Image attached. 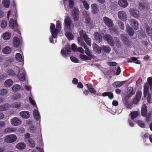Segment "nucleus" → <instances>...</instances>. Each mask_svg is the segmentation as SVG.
<instances>
[{
    "instance_id": "obj_1",
    "label": "nucleus",
    "mask_w": 152,
    "mask_h": 152,
    "mask_svg": "<svg viewBox=\"0 0 152 152\" xmlns=\"http://www.w3.org/2000/svg\"><path fill=\"white\" fill-rule=\"evenodd\" d=\"M16 135L11 134L6 136L4 138V141L7 143H11L15 142L17 140Z\"/></svg>"
},
{
    "instance_id": "obj_2",
    "label": "nucleus",
    "mask_w": 152,
    "mask_h": 152,
    "mask_svg": "<svg viewBox=\"0 0 152 152\" xmlns=\"http://www.w3.org/2000/svg\"><path fill=\"white\" fill-rule=\"evenodd\" d=\"M79 34L81 37H83V38L84 40L87 45L89 46H91V38L89 37L86 33H84L83 30L81 31L80 32Z\"/></svg>"
},
{
    "instance_id": "obj_3",
    "label": "nucleus",
    "mask_w": 152,
    "mask_h": 152,
    "mask_svg": "<svg viewBox=\"0 0 152 152\" xmlns=\"http://www.w3.org/2000/svg\"><path fill=\"white\" fill-rule=\"evenodd\" d=\"M103 20L105 25L109 28H111L114 26L112 20L108 17L104 16L103 17Z\"/></svg>"
},
{
    "instance_id": "obj_4",
    "label": "nucleus",
    "mask_w": 152,
    "mask_h": 152,
    "mask_svg": "<svg viewBox=\"0 0 152 152\" xmlns=\"http://www.w3.org/2000/svg\"><path fill=\"white\" fill-rule=\"evenodd\" d=\"M104 39L106 41L109 45L111 46L115 45V42L113 37L109 34H106L104 37Z\"/></svg>"
},
{
    "instance_id": "obj_5",
    "label": "nucleus",
    "mask_w": 152,
    "mask_h": 152,
    "mask_svg": "<svg viewBox=\"0 0 152 152\" xmlns=\"http://www.w3.org/2000/svg\"><path fill=\"white\" fill-rule=\"evenodd\" d=\"M118 15L119 18L121 20L125 21L126 20V14L124 11H119L118 12Z\"/></svg>"
},
{
    "instance_id": "obj_6",
    "label": "nucleus",
    "mask_w": 152,
    "mask_h": 152,
    "mask_svg": "<svg viewBox=\"0 0 152 152\" xmlns=\"http://www.w3.org/2000/svg\"><path fill=\"white\" fill-rule=\"evenodd\" d=\"M129 22L130 25L135 30L138 29L139 24L136 20L134 19H132L130 20Z\"/></svg>"
},
{
    "instance_id": "obj_7",
    "label": "nucleus",
    "mask_w": 152,
    "mask_h": 152,
    "mask_svg": "<svg viewBox=\"0 0 152 152\" xmlns=\"http://www.w3.org/2000/svg\"><path fill=\"white\" fill-rule=\"evenodd\" d=\"M129 12L131 15L134 18H139V12L136 9L131 8L129 10Z\"/></svg>"
},
{
    "instance_id": "obj_8",
    "label": "nucleus",
    "mask_w": 152,
    "mask_h": 152,
    "mask_svg": "<svg viewBox=\"0 0 152 152\" xmlns=\"http://www.w3.org/2000/svg\"><path fill=\"white\" fill-rule=\"evenodd\" d=\"M136 90L134 89L133 87L130 86L128 87L127 89L126 93L129 97H131L134 95L135 93Z\"/></svg>"
},
{
    "instance_id": "obj_9",
    "label": "nucleus",
    "mask_w": 152,
    "mask_h": 152,
    "mask_svg": "<svg viewBox=\"0 0 152 152\" xmlns=\"http://www.w3.org/2000/svg\"><path fill=\"white\" fill-rule=\"evenodd\" d=\"M21 123V120L17 117L13 118L11 121V124L14 126H18L20 125Z\"/></svg>"
},
{
    "instance_id": "obj_10",
    "label": "nucleus",
    "mask_w": 152,
    "mask_h": 152,
    "mask_svg": "<svg viewBox=\"0 0 152 152\" xmlns=\"http://www.w3.org/2000/svg\"><path fill=\"white\" fill-rule=\"evenodd\" d=\"M85 22L87 25L90 28L94 27L93 22L91 20V18L88 16H87L85 18Z\"/></svg>"
},
{
    "instance_id": "obj_11",
    "label": "nucleus",
    "mask_w": 152,
    "mask_h": 152,
    "mask_svg": "<svg viewBox=\"0 0 152 152\" xmlns=\"http://www.w3.org/2000/svg\"><path fill=\"white\" fill-rule=\"evenodd\" d=\"M50 24V29L52 37H54V38H56L57 37V34H56V31H55L56 28L55 25L53 23H51Z\"/></svg>"
},
{
    "instance_id": "obj_12",
    "label": "nucleus",
    "mask_w": 152,
    "mask_h": 152,
    "mask_svg": "<svg viewBox=\"0 0 152 152\" xmlns=\"http://www.w3.org/2000/svg\"><path fill=\"white\" fill-rule=\"evenodd\" d=\"M91 11L94 14H96L99 11L98 5L96 4H93L91 6Z\"/></svg>"
},
{
    "instance_id": "obj_13",
    "label": "nucleus",
    "mask_w": 152,
    "mask_h": 152,
    "mask_svg": "<svg viewBox=\"0 0 152 152\" xmlns=\"http://www.w3.org/2000/svg\"><path fill=\"white\" fill-rule=\"evenodd\" d=\"M95 39L97 43H99L102 41V36L97 32H95L94 34Z\"/></svg>"
},
{
    "instance_id": "obj_14",
    "label": "nucleus",
    "mask_w": 152,
    "mask_h": 152,
    "mask_svg": "<svg viewBox=\"0 0 152 152\" xmlns=\"http://www.w3.org/2000/svg\"><path fill=\"white\" fill-rule=\"evenodd\" d=\"M56 28L55 31L57 37L58 34L60 33L61 28V23L60 20H58L56 21Z\"/></svg>"
},
{
    "instance_id": "obj_15",
    "label": "nucleus",
    "mask_w": 152,
    "mask_h": 152,
    "mask_svg": "<svg viewBox=\"0 0 152 152\" xmlns=\"http://www.w3.org/2000/svg\"><path fill=\"white\" fill-rule=\"evenodd\" d=\"M141 113L142 116L145 117L146 116L147 113V109L146 104H144L142 106Z\"/></svg>"
},
{
    "instance_id": "obj_16",
    "label": "nucleus",
    "mask_w": 152,
    "mask_h": 152,
    "mask_svg": "<svg viewBox=\"0 0 152 152\" xmlns=\"http://www.w3.org/2000/svg\"><path fill=\"white\" fill-rule=\"evenodd\" d=\"M64 22L65 25L67 26V28L68 27L70 28L72 23V21L70 17L68 16H66L64 19Z\"/></svg>"
},
{
    "instance_id": "obj_17",
    "label": "nucleus",
    "mask_w": 152,
    "mask_h": 152,
    "mask_svg": "<svg viewBox=\"0 0 152 152\" xmlns=\"http://www.w3.org/2000/svg\"><path fill=\"white\" fill-rule=\"evenodd\" d=\"M125 81H117L113 83V86L115 88L120 87L123 86L126 82Z\"/></svg>"
},
{
    "instance_id": "obj_18",
    "label": "nucleus",
    "mask_w": 152,
    "mask_h": 152,
    "mask_svg": "<svg viewBox=\"0 0 152 152\" xmlns=\"http://www.w3.org/2000/svg\"><path fill=\"white\" fill-rule=\"evenodd\" d=\"M133 62L137 64H140V61L137 60V58L135 57H131L130 58V59L127 60L128 63H132Z\"/></svg>"
},
{
    "instance_id": "obj_19",
    "label": "nucleus",
    "mask_w": 152,
    "mask_h": 152,
    "mask_svg": "<svg viewBox=\"0 0 152 152\" xmlns=\"http://www.w3.org/2000/svg\"><path fill=\"white\" fill-rule=\"evenodd\" d=\"M13 44L15 47H18L19 46L20 40L18 37H14L13 38Z\"/></svg>"
},
{
    "instance_id": "obj_20",
    "label": "nucleus",
    "mask_w": 152,
    "mask_h": 152,
    "mask_svg": "<svg viewBox=\"0 0 152 152\" xmlns=\"http://www.w3.org/2000/svg\"><path fill=\"white\" fill-rule=\"evenodd\" d=\"M120 6L123 8H125L128 5V2L126 0H119L118 1Z\"/></svg>"
},
{
    "instance_id": "obj_21",
    "label": "nucleus",
    "mask_w": 152,
    "mask_h": 152,
    "mask_svg": "<svg viewBox=\"0 0 152 152\" xmlns=\"http://www.w3.org/2000/svg\"><path fill=\"white\" fill-rule=\"evenodd\" d=\"M20 114L21 117L25 118H28L30 117V114L28 111H23L21 112Z\"/></svg>"
},
{
    "instance_id": "obj_22",
    "label": "nucleus",
    "mask_w": 152,
    "mask_h": 152,
    "mask_svg": "<svg viewBox=\"0 0 152 152\" xmlns=\"http://www.w3.org/2000/svg\"><path fill=\"white\" fill-rule=\"evenodd\" d=\"M33 115L34 118L37 121H39L40 118V115L38 110L37 109H34L33 112Z\"/></svg>"
},
{
    "instance_id": "obj_23",
    "label": "nucleus",
    "mask_w": 152,
    "mask_h": 152,
    "mask_svg": "<svg viewBox=\"0 0 152 152\" xmlns=\"http://www.w3.org/2000/svg\"><path fill=\"white\" fill-rule=\"evenodd\" d=\"M13 82L12 80L8 79L5 81L4 85L6 87H10L13 85Z\"/></svg>"
},
{
    "instance_id": "obj_24",
    "label": "nucleus",
    "mask_w": 152,
    "mask_h": 152,
    "mask_svg": "<svg viewBox=\"0 0 152 152\" xmlns=\"http://www.w3.org/2000/svg\"><path fill=\"white\" fill-rule=\"evenodd\" d=\"M93 48L94 50L97 53L100 54L101 52V48L99 47V46L96 44H95V45H93Z\"/></svg>"
},
{
    "instance_id": "obj_25",
    "label": "nucleus",
    "mask_w": 152,
    "mask_h": 152,
    "mask_svg": "<svg viewBox=\"0 0 152 152\" xmlns=\"http://www.w3.org/2000/svg\"><path fill=\"white\" fill-rule=\"evenodd\" d=\"M16 130L15 128L8 127L5 129L4 132L5 133H8L14 132L16 131Z\"/></svg>"
},
{
    "instance_id": "obj_26",
    "label": "nucleus",
    "mask_w": 152,
    "mask_h": 152,
    "mask_svg": "<svg viewBox=\"0 0 152 152\" xmlns=\"http://www.w3.org/2000/svg\"><path fill=\"white\" fill-rule=\"evenodd\" d=\"M72 16L75 21L77 20L79 18V14L78 11L76 10H74L72 13Z\"/></svg>"
},
{
    "instance_id": "obj_27",
    "label": "nucleus",
    "mask_w": 152,
    "mask_h": 152,
    "mask_svg": "<svg viewBox=\"0 0 152 152\" xmlns=\"http://www.w3.org/2000/svg\"><path fill=\"white\" fill-rule=\"evenodd\" d=\"M21 86L18 84H16L14 85L12 87V91L14 92L18 91L20 89Z\"/></svg>"
},
{
    "instance_id": "obj_28",
    "label": "nucleus",
    "mask_w": 152,
    "mask_h": 152,
    "mask_svg": "<svg viewBox=\"0 0 152 152\" xmlns=\"http://www.w3.org/2000/svg\"><path fill=\"white\" fill-rule=\"evenodd\" d=\"M16 147L18 149H23L25 148L26 145L24 143L20 142L16 145Z\"/></svg>"
},
{
    "instance_id": "obj_29",
    "label": "nucleus",
    "mask_w": 152,
    "mask_h": 152,
    "mask_svg": "<svg viewBox=\"0 0 152 152\" xmlns=\"http://www.w3.org/2000/svg\"><path fill=\"white\" fill-rule=\"evenodd\" d=\"M11 36V34L8 32H6L4 33L3 36V38L6 40L10 39Z\"/></svg>"
},
{
    "instance_id": "obj_30",
    "label": "nucleus",
    "mask_w": 152,
    "mask_h": 152,
    "mask_svg": "<svg viewBox=\"0 0 152 152\" xmlns=\"http://www.w3.org/2000/svg\"><path fill=\"white\" fill-rule=\"evenodd\" d=\"M12 51V49L9 46H7L4 48L2 50L3 53L6 54H8L10 53Z\"/></svg>"
},
{
    "instance_id": "obj_31",
    "label": "nucleus",
    "mask_w": 152,
    "mask_h": 152,
    "mask_svg": "<svg viewBox=\"0 0 152 152\" xmlns=\"http://www.w3.org/2000/svg\"><path fill=\"white\" fill-rule=\"evenodd\" d=\"M138 112L137 111H134L131 112L130 114L131 118L132 120H133L136 118L138 115Z\"/></svg>"
},
{
    "instance_id": "obj_32",
    "label": "nucleus",
    "mask_w": 152,
    "mask_h": 152,
    "mask_svg": "<svg viewBox=\"0 0 152 152\" xmlns=\"http://www.w3.org/2000/svg\"><path fill=\"white\" fill-rule=\"evenodd\" d=\"M79 57L83 61L86 60H91L92 59L88 56L82 54L79 55Z\"/></svg>"
},
{
    "instance_id": "obj_33",
    "label": "nucleus",
    "mask_w": 152,
    "mask_h": 152,
    "mask_svg": "<svg viewBox=\"0 0 152 152\" xmlns=\"http://www.w3.org/2000/svg\"><path fill=\"white\" fill-rule=\"evenodd\" d=\"M102 48L103 50L106 53H109L111 50L110 47L107 45L103 46Z\"/></svg>"
},
{
    "instance_id": "obj_34",
    "label": "nucleus",
    "mask_w": 152,
    "mask_h": 152,
    "mask_svg": "<svg viewBox=\"0 0 152 152\" xmlns=\"http://www.w3.org/2000/svg\"><path fill=\"white\" fill-rule=\"evenodd\" d=\"M127 31L128 34L130 36H132L134 33V31L133 29L129 27H127Z\"/></svg>"
},
{
    "instance_id": "obj_35",
    "label": "nucleus",
    "mask_w": 152,
    "mask_h": 152,
    "mask_svg": "<svg viewBox=\"0 0 152 152\" xmlns=\"http://www.w3.org/2000/svg\"><path fill=\"white\" fill-rule=\"evenodd\" d=\"M21 97V94L20 93H17L14 94L12 96L13 99L17 100L20 99Z\"/></svg>"
},
{
    "instance_id": "obj_36",
    "label": "nucleus",
    "mask_w": 152,
    "mask_h": 152,
    "mask_svg": "<svg viewBox=\"0 0 152 152\" xmlns=\"http://www.w3.org/2000/svg\"><path fill=\"white\" fill-rule=\"evenodd\" d=\"M15 58L18 61L21 62L23 61L22 56L20 53H18L16 54Z\"/></svg>"
},
{
    "instance_id": "obj_37",
    "label": "nucleus",
    "mask_w": 152,
    "mask_h": 152,
    "mask_svg": "<svg viewBox=\"0 0 152 152\" xmlns=\"http://www.w3.org/2000/svg\"><path fill=\"white\" fill-rule=\"evenodd\" d=\"M65 35L67 38L69 40H72L73 38V35L70 32H66Z\"/></svg>"
},
{
    "instance_id": "obj_38",
    "label": "nucleus",
    "mask_w": 152,
    "mask_h": 152,
    "mask_svg": "<svg viewBox=\"0 0 152 152\" xmlns=\"http://www.w3.org/2000/svg\"><path fill=\"white\" fill-rule=\"evenodd\" d=\"M30 147L34 148L35 146V142L32 139H29L28 140Z\"/></svg>"
},
{
    "instance_id": "obj_39",
    "label": "nucleus",
    "mask_w": 152,
    "mask_h": 152,
    "mask_svg": "<svg viewBox=\"0 0 152 152\" xmlns=\"http://www.w3.org/2000/svg\"><path fill=\"white\" fill-rule=\"evenodd\" d=\"M85 52L87 56L89 57V58H91V59H93L94 58V56L92 54V53L89 50H85Z\"/></svg>"
},
{
    "instance_id": "obj_40",
    "label": "nucleus",
    "mask_w": 152,
    "mask_h": 152,
    "mask_svg": "<svg viewBox=\"0 0 152 152\" xmlns=\"http://www.w3.org/2000/svg\"><path fill=\"white\" fill-rule=\"evenodd\" d=\"M3 5L6 8H8L10 5L9 0H4L3 1Z\"/></svg>"
},
{
    "instance_id": "obj_41",
    "label": "nucleus",
    "mask_w": 152,
    "mask_h": 152,
    "mask_svg": "<svg viewBox=\"0 0 152 152\" xmlns=\"http://www.w3.org/2000/svg\"><path fill=\"white\" fill-rule=\"evenodd\" d=\"M137 123L138 125L142 128H144L145 127V124L142 121L138 120Z\"/></svg>"
},
{
    "instance_id": "obj_42",
    "label": "nucleus",
    "mask_w": 152,
    "mask_h": 152,
    "mask_svg": "<svg viewBox=\"0 0 152 152\" xmlns=\"http://www.w3.org/2000/svg\"><path fill=\"white\" fill-rule=\"evenodd\" d=\"M61 53L63 56L64 57H66L69 55V54L66 52V51L64 50L61 49Z\"/></svg>"
},
{
    "instance_id": "obj_43",
    "label": "nucleus",
    "mask_w": 152,
    "mask_h": 152,
    "mask_svg": "<svg viewBox=\"0 0 152 152\" xmlns=\"http://www.w3.org/2000/svg\"><path fill=\"white\" fill-rule=\"evenodd\" d=\"M130 97H128L127 95L125 96L122 99V101L124 104H126L128 102V100Z\"/></svg>"
},
{
    "instance_id": "obj_44",
    "label": "nucleus",
    "mask_w": 152,
    "mask_h": 152,
    "mask_svg": "<svg viewBox=\"0 0 152 152\" xmlns=\"http://www.w3.org/2000/svg\"><path fill=\"white\" fill-rule=\"evenodd\" d=\"M12 107L15 108H18L21 106V103L20 102H15L12 104Z\"/></svg>"
},
{
    "instance_id": "obj_45",
    "label": "nucleus",
    "mask_w": 152,
    "mask_h": 152,
    "mask_svg": "<svg viewBox=\"0 0 152 152\" xmlns=\"http://www.w3.org/2000/svg\"><path fill=\"white\" fill-rule=\"evenodd\" d=\"M19 79L22 81H24L26 79L24 73H22L18 77Z\"/></svg>"
},
{
    "instance_id": "obj_46",
    "label": "nucleus",
    "mask_w": 152,
    "mask_h": 152,
    "mask_svg": "<svg viewBox=\"0 0 152 152\" xmlns=\"http://www.w3.org/2000/svg\"><path fill=\"white\" fill-rule=\"evenodd\" d=\"M8 91L7 89H3L0 90V95H5L7 94Z\"/></svg>"
},
{
    "instance_id": "obj_47",
    "label": "nucleus",
    "mask_w": 152,
    "mask_h": 152,
    "mask_svg": "<svg viewBox=\"0 0 152 152\" xmlns=\"http://www.w3.org/2000/svg\"><path fill=\"white\" fill-rule=\"evenodd\" d=\"M14 20L13 19H11L9 23V26L10 27L14 28L15 26Z\"/></svg>"
},
{
    "instance_id": "obj_48",
    "label": "nucleus",
    "mask_w": 152,
    "mask_h": 152,
    "mask_svg": "<svg viewBox=\"0 0 152 152\" xmlns=\"http://www.w3.org/2000/svg\"><path fill=\"white\" fill-rule=\"evenodd\" d=\"M7 73L9 75L12 76H14L15 75V71L11 69L8 70Z\"/></svg>"
},
{
    "instance_id": "obj_49",
    "label": "nucleus",
    "mask_w": 152,
    "mask_h": 152,
    "mask_svg": "<svg viewBox=\"0 0 152 152\" xmlns=\"http://www.w3.org/2000/svg\"><path fill=\"white\" fill-rule=\"evenodd\" d=\"M7 25V22L6 20H3L1 24V26L3 28H5Z\"/></svg>"
},
{
    "instance_id": "obj_50",
    "label": "nucleus",
    "mask_w": 152,
    "mask_h": 152,
    "mask_svg": "<svg viewBox=\"0 0 152 152\" xmlns=\"http://www.w3.org/2000/svg\"><path fill=\"white\" fill-rule=\"evenodd\" d=\"M69 4L68 7L69 8L72 9L73 8L74 5V1L73 0H69Z\"/></svg>"
},
{
    "instance_id": "obj_51",
    "label": "nucleus",
    "mask_w": 152,
    "mask_h": 152,
    "mask_svg": "<svg viewBox=\"0 0 152 152\" xmlns=\"http://www.w3.org/2000/svg\"><path fill=\"white\" fill-rule=\"evenodd\" d=\"M109 30H110V32L111 34L116 33L118 32V30L114 28H109Z\"/></svg>"
},
{
    "instance_id": "obj_52",
    "label": "nucleus",
    "mask_w": 152,
    "mask_h": 152,
    "mask_svg": "<svg viewBox=\"0 0 152 152\" xmlns=\"http://www.w3.org/2000/svg\"><path fill=\"white\" fill-rule=\"evenodd\" d=\"M65 48L67 52L70 53L71 52L72 50L71 46L69 44L66 45Z\"/></svg>"
},
{
    "instance_id": "obj_53",
    "label": "nucleus",
    "mask_w": 152,
    "mask_h": 152,
    "mask_svg": "<svg viewBox=\"0 0 152 152\" xmlns=\"http://www.w3.org/2000/svg\"><path fill=\"white\" fill-rule=\"evenodd\" d=\"M82 2L83 4V6L85 8L86 10H88L89 8V6L87 2L86 1H83Z\"/></svg>"
},
{
    "instance_id": "obj_54",
    "label": "nucleus",
    "mask_w": 152,
    "mask_h": 152,
    "mask_svg": "<svg viewBox=\"0 0 152 152\" xmlns=\"http://www.w3.org/2000/svg\"><path fill=\"white\" fill-rule=\"evenodd\" d=\"M70 59L71 61L74 63H77L79 62V61L77 58L74 56H71Z\"/></svg>"
},
{
    "instance_id": "obj_55",
    "label": "nucleus",
    "mask_w": 152,
    "mask_h": 152,
    "mask_svg": "<svg viewBox=\"0 0 152 152\" xmlns=\"http://www.w3.org/2000/svg\"><path fill=\"white\" fill-rule=\"evenodd\" d=\"M116 45L118 48H120L121 46V43L118 39L115 40Z\"/></svg>"
},
{
    "instance_id": "obj_56",
    "label": "nucleus",
    "mask_w": 152,
    "mask_h": 152,
    "mask_svg": "<svg viewBox=\"0 0 152 152\" xmlns=\"http://www.w3.org/2000/svg\"><path fill=\"white\" fill-rule=\"evenodd\" d=\"M124 106L127 108L131 109L133 107V104L128 102L126 104H124Z\"/></svg>"
},
{
    "instance_id": "obj_57",
    "label": "nucleus",
    "mask_w": 152,
    "mask_h": 152,
    "mask_svg": "<svg viewBox=\"0 0 152 152\" xmlns=\"http://www.w3.org/2000/svg\"><path fill=\"white\" fill-rule=\"evenodd\" d=\"M77 40L78 43L81 46H83V43H85L83 39L81 37H78Z\"/></svg>"
},
{
    "instance_id": "obj_58",
    "label": "nucleus",
    "mask_w": 152,
    "mask_h": 152,
    "mask_svg": "<svg viewBox=\"0 0 152 152\" xmlns=\"http://www.w3.org/2000/svg\"><path fill=\"white\" fill-rule=\"evenodd\" d=\"M142 95V92L140 91H138L136 94L135 97L140 99Z\"/></svg>"
},
{
    "instance_id": "obj_59",
    "label": "nucleus",
    "mask_w": 152,
    "mask_h": 152,
    "mask_svg": "<svg viewBox=\"0 0 152 152\" xmlns=\"http://www.w3.org/2000/svg\"><path fill=\"white\" fill-rule=\"evenodd\" d=\"M146 31L148 35H150L151 34H152V28H151L150 27L147 28H146Z\"/></svg>"
},
{
    "instance_id": "obj_60",
    "label": "nucleus",
    "mask_w": 152,
    "mask_h": 152,
    "mask_svg": "<svg viewBox=\"0 0 152 152\" xmlns=\"http://www.w3.org/2000/svg\"><path fill=\"white\" fill-rule=\"evenodd\" d=\"M29 99L31 104L34 106L36 105V104L35 101L32 99L31 96L29 97Z\"/></svg>"
},
{
    "instance_id": "obj_61",
    "label": "nucleus",
    "mask_w": 152,
    "mask_h": 152,
    "mask_svg": "<svg viewBox=\"0 0 152 152\" xmlns=\"http://www.w3.org/2000/svg\"><path fill=\"white\" fill-rule=\"evenodd\" d=\"M139 6L141 10L143 9L145 7V4L142 1L140 2L139 3Z\"/></svg>"
},
{
    "instance_id": "obj_62",
    "label": "nucleus",
    "mask_w": 152,
    "mask_h": 152,
    "mask_svg": "<svg viewBox=\"0 0 152 152\" xmlns=\"http://www.w3.org/2000/svg\"><path fill=\"white\" fill-rule=\"evenodd\" d=\"M108 65L112 66H115L117 65V63L115 62H108L107 63Z\"/></svg>"
},
{
    "instance_id": "obj_63",
    "label": "nucleus",
    "mask_w": 152,
    "mask_h": 152,
    "mask_svg": "<svg viewBox=\"0 0 152 152\" xmlns=\"http://www.w3.org/2000/svg\"><path fill=\"white\" fill-rule=\"evenodd\" d=\"M71 50H72L74 52H76L77 50V47L76 45L74 44L73 43L71 46Z\"/></svg>"
},
{
    "instance_id": "obj_64",
    "label": "nucleus",
    "mask_w": 152,
    "mask_h": 152,
    "mask_svg": "<svg viewBox=\"0 0 152 152\" xmlns=\"http://www.w3.org/2000/svg\"><path fill=\"white\" fill-rule=\"evenodd\" d=\"M147 81L150 86L152 88V77H148L147 79Z\"/></svg>"
}]
</instances>
